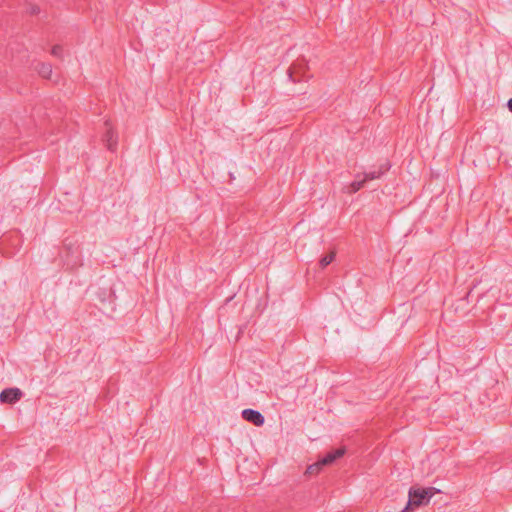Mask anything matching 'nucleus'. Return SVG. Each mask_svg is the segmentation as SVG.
<instances>
[{"label":"nucleus","instance_id":"obj_5","mask_svg":"<svg viewBox=\"0 0 512 512\" xmlns=\"http://www.w3.org/2000/svg\"><path fill=\"white\" fill-rule=\"evenodd\" d=\"M36 71L41 77L45 79H50L52 77L53 69L50 63L41 62L37 64Z\"/></svg>","mask_w":512,"mask_h":512},{"label":"nucleus","instance_id":"obj_2","mask_svg":"<svg viewBox=\"0 0 512 512\" xmlns=\"http://www.w3.org/2000/svg\"><path fill=\"white\" fill-rule=\"evenodd\" d=\"M22 396V392L18 388L5 389L0 393V401L2 403H15Z\"/></svg>","mask_w":512,"mask_h":512},{"label":"nucleus","instance_id":"obj_3","mask_svg":"<svg viewBox=\"0 0 512 512\" xmlns=\"http://www.w3.org/2000/svg\"><path fill=\"white\" fill-rule=\"evenodd\" d=\"M242 417L248 421L253 423L256 426H262L264 424V417L262 414L253 409H245L242 411Z\"/></svg>","mask_w":512,"mask_h":512},{"label":"nucleus","instance_id":"obj_11","mask_svg":"<svg viewBox=\"0 0 512 512\" xmlns=\"http://www.w3.org/2000/svg\"><path fill=\"white\" fill-rule=\"evenodd\" d=\"M508 108L512 112V98L508 101Z\"/></svg>","mask_w":512,"mask_h":512},{"label":"nucleus","instance_id":"obj_9","mask_svg":"<svg viewBox=\"0 0 512 512\" xmlns=\"http://www.w3.org/2000/svg\"><path fill=\"white\" fill-rule=\"evenodd\" d=\"M365 181H366V178L361 181L352 182L349 186V192L354 193V192H357L358 190H360Z\"/></svg>","mask_w":512,"mask_h":512},{"label":"nucleus","instance_id":"obj_4","mask_svg":"<svg viewBox=\"0 0 512 512\" xmlns=\"http://www.w3.org/2000/svg\"><path fill=\"white\" fill-rule=\"evenodd\" d=\"M345 453H346L345 447H341L334 451L328 452L324 457H322L320 459L321 464H323L324 467L332 465L337 459L344 456Z\"/></svg>","mask_w":512,"mask_h":512},{"label":"nucleus","instance_id":"obj_10","mask_svg":"<svg viewBox=\"0 0 512 512\" xmlns=\"http://www.w3.org/2000/svg\"><path fill=\"white\" fill-rule=\"evenodd\" d=\"M62 51H63V49L60 45H54L51 49V54L55 57H61Z\"/></svg>","mask_w":512,"mask_h":512},{"label":"nucleus","instance_id":"obj_7","mask_svg":"<svg viewBox=\"0 0 512 512\" xmlns=\"http://www.w3.org/2000/svg\"><path fill=\"white\" fill-rule=\"evenodd\" d=\"M106 146L110 151H114L117 146V134L112 129H109L105 136Z\"/></svg>","mask_w":512,"mask_h":512},{"label":"nucleus","instance_id":"obj_1","mask_svg":"<svg viewBox=\"0 0 512 512\" xmlns=\"http://www.w3.org/2000/svg\"><path fill=\"white\" fill-rule=\"evenodd\" d=\"M436 492L438 490L433 487H411L408 492V502L401 512H411L420 506L427 505Z\"/></svg>","mask_w":512,"mask_h":512},{"label":"nucleus","instance_id":"obj_8","mask_svg":"<svg viewBox=\"0 0 512 512\" xmlns=\"http://www.w3.org/2000/svg\"><path fill=\"white\" fill-rule=\"evenodd\" d=\"M336 256V253L334 251L330 252L329 254L323 256L321 259H320V265L322 268L326 267L327 265H329L335 258Z\"/></svg>","mask_w":512,"mask_h":512},{"label":"nucleus","instance_id":"obj_6","mask_svg":"<svg viewBox=\"0 0 512 512\" xmlns=\"http://www.w3.org/2000/svg\"><path fill=\"white\" fill-rule=\"evenodd\" d=\"M323 468H324V466H323V464H321V461L319 459L317 462L312 463L306 467L304 475L308 478L317 476L321 473Z\"/></svg>","mask_w":512,"mask_h":512}]
</instances>
